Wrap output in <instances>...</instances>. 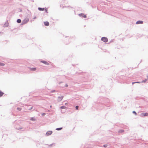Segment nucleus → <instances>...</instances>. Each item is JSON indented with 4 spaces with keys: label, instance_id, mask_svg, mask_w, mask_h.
I'll return each instance as SVG.
<instances>
[{
    "label": "nucleus",
    "instance_id": "f257e3e1",
    "mask_svg": "<svg viewBox=\"0 0 148 148\" xmlns=\"http://www.w3.org/2000/svg\"><path fill=\"white\" fill-rule=\"evenodd\" d=\"M104 101H105L106 104H104L105 106H109V104H108V102L109 101L108 99L106 98H104Z\"/></svg>",
    "mask_w": 148,
    "mask_h": 148
},
{
    "label": "nucleus",
    "instance_id": "f03ea898",
    "mask_svg": "<svg viewBox=\"0 0 148 148\" xmlns=\"http://www.w3.org/2000/svg\"><path fill=\"white\" fill-rule=\"evenodd\" d=\"M29 21L28 19H25L22 21L21 24L22 25L25 24L28 22Z\"/></svg>",
    "mask_w": 148,
    "mask_h": 148
},
{
    "label": "nucleus",
    "instance_id": "7ed1b4c3",
    "mask_svg": "<svg viewBox=\"0 0 148 148\" xmlns=\"http://www.w3.org/2000/svg\"><path fill=\"white\" fill-rule=\"evenodd\" d=\"M101 40L104 42H108V38L106 37H102L101 38Z\"/></svg>",
    "mask_w": 148,
    "mask_h": 148
},
{
    "label": "nucleus",
    "instance_id": "20e7f679",
    "mask_svg": "<svg viewBox=\"0 0 148 148\" xmlns=\"http://www.w3.org/2000/svg\"><path fill=\"white\" fill-rule=\"evenodd\" d=\"M64 97L63 96H59L58 98L57 99V101L58 102H60L61 101Z\"/></svg>",
    "mask_w": 148,
    "mask_h": 148
},
{
    "label": "nucleus",
    "instance_id": "39448f33",
    "mask_svg": "<svg viewBox=\"0 0 148 148\" xmlns=\"http://www.w3.org/2000/svg\"><path fill=\"white\" fill-rule=\"evenodd\" d=\"M79 15L80 17H82L84 18L86 17V15L84 14L83 13H81L79 14Z\"/></svg>",
    "mask_w": 148,
    "mask_h": 148
},
{
    "label": "nucleus",
    "instance_id": "423d86ee",
    "mask_svg": "<svg viewBox=\"0 0 148 148\" xmlns=\"http://www.w3.org/2000/svg\"><path fill=\"white\" fill-rule=\"evenodd\" d=\"M40 62L42 63H44V64H45L46 65H49V63L46 61H45V60H41V61Z\"/></svg>",
    "mask_w": 148,
    "mask_h": 148
},
{
    "label": "nucleus",
    "instance_id": "0eeeda50",
    "mask_svg": "<svg viewBox=\"0 0 148 148\" xmlns=\"http://www.w3.org/2000/svg\"><path fill=\"white\" fill-rule=\"evenodd\" d=\"M52 133L53 132L52 131H48L46 132V135L47 136H49L51 135Z\"/></svg>",
    "mask_w": 148,
    "mask_h": 148
},
{
    "label": "nucleus",
    "instance_id": "6e6552de",
    "mask_svg": "<svg viewBox=\"0 0 148 148\" xmlns=\"http://www.w3.org/2000/svg\"><path fill=\"white\" fill-rule=\"evenodd\" d=\"M143 23V21H137L136 23V24H142Z\"/></svg>",
    "mask_w": 148,
    "mask_h": 148
},
{
    "label": "nucleus",
    "instance_id": "1a4fd4ad",
    "mask_svg": "<svg viewBox=\"0 0 148 148\" xmlns=\"http://www.w3.org/2000/svg\"><path fill=\"white\" fill-rule=\"evenodd\" d=\"M147 79H145L144 80H143L141 81L142 83L145 82L148 79V75H147Z\"/></svg>",
    "mask_w": 148,
    "mask_h": 148
},
{
    "label": "nucleus",
    "instance_id": "9d476101",
    "mask_svg": "<svg viewBox=\"0 0 148 148\" xmlns=\"http://www.w3.org/2000/svg\"><path fill=\"white\" fill-rule=\"evenodd\" d=\"M44 23L45 25V26H47L49 25V23L47 21H46V22H44Z\"/></svg>",
    "mask_w": 148,
    "mask_h": 148
},
{
    "label": "nucleus",
    "instance_id": "9b49d317",
    "mask_svg": "<svg viewBox=\"0 0 148 148\" xmlns=\"http://www.w3.org/2000/svg\"><path fill=\"white\" fill-rule=\"evenodd\" d=\"M5 27H7L8 26V21H7L4 25Z\"/></svg>",
    "mask_w": 148,
    "mask_h": 148
},
{
    "label": "nucleus",
    "instance_id": "f8f14e48",
    "mask_svg": "<svg viewBox=\"0 0 148 148\" xmlns=\"http://www.w3.org/2000/svg\"><path fill=\"white\" fill-rule=\"evenodd\" d=\"M33 108V106H31L30 105H29L27 107V109L30 110Z\"/></svg>",
    "mask_w": 148,
    "mask_h": 148
},
{
    "label": "nucleus",
    "instance_id": "ddd939ff",
    "mask_svg": "<svg viewBox=\"0 0 148 148\" xmlns=\"http://www.w3.org/2000/svg\"><path fill=\"white\" fill-rule=\"evenodd\" d=\"M29 69L31 71H35L36 69V67L30 68Z\"/></svg>",
    "mask_w": 148,
    "mask_h": 148
},
{
    "label": "nucleus",
    "instance_id": "4468645a",
    "mask_svg": "<svg viewBox=\"0 0 148 148\" xmlns=\"http://www.w3.org/2000/svg\"><path fill=\"white\" fill-rule=\"evenodd\" d=\"M124 132V130H123L121 129V130H119L118 131V132L119 133H122L123 132Z\"/></svg>",
    "mask_w": 148,
    "mask_h": 148
},
{
    "label": "nucleus",
    "instance_id": "2eb2a0df",
    "mask_svg": "<svg viewBox=\"0 0 148 148\" xmlns=\"http://www.w3.org/2000/svg\"><path fill=\"white\" fill-rule=\"evenodd\" d=\"M38 9L40 11H44L45 10V8H41L40 7H38Z\"/></svg>",
    "mask_w": 148,
    "mask_h": 148
},
{
    "label": "nucleus",
    "instance_id": "dca6fc26",
    "mask_svg": "<svg viewBox=\"0 0 148 148\" xmlns=\"http://www.w3.org/2000/svg\"><path fill=\"white\" fill-rule=\"evenodd\" d=\"M30 120L32 121H35L36 120L35 118L34 117H31Z\"/></svg>",
    "mask_w": 148,
    "mask_h": 148
},
{
    "label": "nucleus",
    "instance_id": "f3484780",
    "mask_svg": "<svg viewBox=\"0 0 148 148\" xmlns=\"http://www.w3.org/2000/svg\"><path fill=\"white\" fill-rule=\"evenodd\" d=\"M21 20L20 19H17L16 21V22L18 23H21Z\"/></svg>",
    "mask_w": 148,
    "mask_h": 148
},
{
    "label": "nucleus",
    "instance_id": "a211bd4d",
    "mask_svg": "<svg viewBox=\"0 0 148 148\" xmlns=\"http://www.w3.org/2000/svg\"><path fill=\"white\" fill-rule=\"evenodd\" d=\"M63 129V128L62 127L57 128L56 129V130L58 131H59L62 130Z\"/></svg>",
    "mask_w": 148,
    "mask_h": 148
},
{
    "label": "nucleus",
    "instance_id": "6ab92c4d",
    "mask_svg": "<svg viewBox=\"0 0 148 148\" xmlns=\"http://www.w3.org/2000/svg\"><path fill=\"white\" fill-rule=\"evenodd\" d=\"M3 94L4 93L0 90V97H2Z\"/></svg>",
    "mask_w": 148,
    "mask_h": 148
},
{
    "label": "nucleus",
    "instance_id": "aec40b11",
    "mask_svg": "<svg viewBox=\"0 0 148 148\" xmlns=\"http://www.w3.org/2000/svg\"><path fill=\"white\" fill-rule=\"evenodd\" d=\"M5 65V64L2 62H0V66H3Z\"/></svg>",
    "mask_w": 148,
    "mask_h": 148
},
{
    "label": "nucleus",
    "instance_id": "412c9836",
    "mask_svg": "<svg viewBox=\"0 0 148 148\" xmlns=\"http://www.w3.org/2000/svg\"><path fill=\"white\" fill-rule=\"evenodd\" d=\"M132 113L134 114L136 116L137 115V113L136 112V111H134L132 112Z\"/></svg>",
    "mask_w": 148,
    "mask_h": 148
},
{
    "label": "nucleus",
    "instance_id": "4be33fe9",
    "mask_svg": "<svg viewBox=\"0 0 148 148\" xmlns=\"http://www.w3.org/2000/svg\"><path fill=\"white\" fill-rule=\"evenodd\" d=\"M148 116V113H144V116Z\"/></svg>",
    "mask_w": 148,
    "mask_h": 148
},
{
    "label": "nucleus",
    "instance_id": "5701e85b",
    "mask_svg": "<svg viewBox=\"0 0 148 148\" xmlns=\"http://www.w3.org/2000/svg\"><path fill=\"white\" fill-rule=\"evenodd\" d=\"M66 108V107H65V106H61L60 107V108H61V109H64Z\"/></svg>",
    "mask_w": 148,
    "mask_h": 148
},
{
    "label": "nucleus",
    "instance_id": "b1692460",
    "mask_svg": "<svg viewBox=\"0 0 148 148\" xmlns=\"http://www.w3.org/2000/svg\"><path fill=\"white\" fill-rule=\"evenodd\" d=\"M108 146V145L107 144H105L103 145V147H107Z\"/></svg>",
    "mask_w": 148,
    "mask_h": 148
},
{
    "label": "nucleus",
    "instance_id": "393cba45",
    "mask_svg": "<svg viewBox=\"0 0 148 148\" xmlns=\"http://www.w3.org/2000/svg\"><path fill=\"white\" fill-rule=\"evenodd\" d=\"M17 109L18 110V111H21V109H22V108H20V107H18L17 108Z\"/></svg>",
    "mask_w": 148,
    "mask_h": 148
},
{
    "label": "nucleus",
    "instance_id": "a878e982",
    "mask_svg": "<svg viewBox=\"0 0 148 148\" xmlns=\"http://www.w3.org/2000/svg\"><path fill=\"white\" fill-rule=\"evenodd\" d=\"M140 116H144V113H141L140 114Z\"/></svg>",
    "mask_w": 148,
    "mask_h": 148
},
{
    "label": "nucleus",
    "instance_id": "bb28decb",
    "mask_svg": "<svg viewBox=\"0 0 148 148\" xmlns=\"http://www.w3.org/2000/svg\"><path fill=\"white\" fill-rule=\"evenodd\" d=\"M54 144V143H53L51 144L50 145H48V144H47L46 145H48L49 146V147L50 146V147H51Z\"/></svg>",
    "mask_w": 148,
    "mask_h": 148
},
{
    "label": "nucleus",
    "instance_id": "cd10ccee",
    "mask_svg": "<svg viewBox=\"0 0 148 148\" xmlns=\"http://www.w3.org/2000/svg\"><path fill=\"white\" fill-rule=\"evenodd\" d=\"M75 109L76 110H78L79 109V106H75Z\"/></svg>",
    "mask_w": 148,
    "mask_h": 148
},
{
    "label": "nucleus",
    "instance_id": "c85d7f7f",
    "mask_svg": "<svg viewBox=\"0 0 148 148\" xmlns=\"http://www.w3.org/2000/svg\"><path fill=\"white\" fill-rule=\"evenodd\" d=\"M83 73H78V72H77L76 73V74H83Z\"/></svg>",
    "mask_w": 148,
    "mask_h": 148
},
{
    "label": "nucleus",
    "instance_id": "c756f323",
    "mask_svg": "<svg viewBox=\"0 0 148 148\" xmlns=\"http://www.w3.org/2000/svg\"><path fill=\"white\" fill-rule=\"evenodd\" d=\"M56 92V90H52L51 91V93H53V92Z\"/></svg>",
    "mask_w": 148,
    "mask_h": 148
},
{
    "label": "nucleus",
    "instance_id": "7c9ffc66",
    "mask_svg": "<svg viewBox=\"0 0 148 148\" xmlns=\"http://www.w3.org/2000/svg\"><path fill=\"white\" fill-rule=\"evenodd\" d=\"M22 129V127H19L17 129L18 130H20Z\"/></svg>",
    "mask_w": 148,
    "mask_h": 148
},
{
    "label": "nucleus",
    "instance_id": "2f4dec72",
    "mask_svg": "<svg viewBox=\"0 0 148 148\" xmlns=\"http://www.w3.org/2000/svg\"><path fill=\"white\" fill-rule=\"evenodd\" d=\"M45 10V11L46 12L48 13V12H47L48 10H47V8H45V10Z\"/></svg>",
    "mask_w": 148,
    "mask_h": 148
},
{
    "label": "nucleus",
    "instance_id": "473e14b6",
    "mask_svg": "<svg viewBox=\"0 0 148 148\" xmlns=\"http://www.w3.org/2000/svg\"><path fill=\"white\" fill-rule=\"evenodd\" d=\"M136 82V83H142L141 82Z\"/></svg>",
    "mask_w": 148,
    "mask_h": 148
},
{
    "label": "nucleus",
    "instance_id": "72a5a7b5",
    "mask_svg": "<svg viewBox=\"0 0 148 148\" xmlns=\"http://www.w3.org/2000/svg\"><path fill=\"white\" fill-rule=\"evenodd\" d=\"M46 114V113H43L42 114V116H45Z\"/></svg>",
    "mask_w": 148,
    "mask_h": 148
},
{
    "label": "nucleus",
    "instance_id": "f704fd0d",
    "mask_svg": "<svg viewBox=\"0 0 148 148\" xmlns=\"http://www.w3.org/2000/svg\"><path fill=\"white\" fill-rule=\"evenodd\" d=\"M64 86L65 87H67L68 86V85L67 84H66Z\"/></svg>",
    "mask_w": 148,
    "mask_h": 148
},
{
    "label": "nucleus",
    "instance_id": "c9c22d12",
    "mask_svg": "<svg viewBox=\"0 0 148 148\" xmlns=\"http://www.w3.org/2000/svg\"><path fill=\"white\" fill-rule=\"evenodd\" d=\"M63 82H60L59 83V84H61Z\"/></svg>",
    "mask_w": 148,
    "mask_h": 148
},
{
    "label": "nucleus",
    "instance_id": "e433bc0d",
    "mask_svg": "<svg viewBox=\"0 0 148 148\" xmlns=\"http://www.w3.org/2000/svg\"><path fill=\"white\" fill-rule=\"evenodd\" d=\"M135 83H136L135 82H132V85H133Z\"/></svg>",
    "mask_w": 148,
    "mask_h": 148
},
{
    "label": "nucleus",
    "instance_id": "4c0bfd02",
    "mask_svg": "<svg viewBox=\"0 0 148 148\" xmlns=\"http://www.w3.org/2000/svg\"><path fill=\"white\" fill-rule=\"evenodd\" d=\"M22 10L21 9L20 10V12H21L22 11Z\"/></svg>",
    "mask_w": 148,
    "mask_h": 148
},
{
    "label": "nucleus",
    "instance_id": "58836bf2",
    "mask_svg": "<svg viewBox=\"0 0 148 148\" xmlns=\"http://www.w3.org/2000/svg\"><path fill=\"white\" fill-rule=\"evenodd\" d=\"M36 18V17H34V19H35V18Z\"/></svg>",
    "mask_w": 148,
    "mask_h": 148
},
{
    "label": "nucleus",
    "instance_id": "ea45409f",
    "mask_svg": "<svg viewBox=\"0 0 148 148\" xmlns=\"http://www.w3.org/2000/svg\"><path fill=\"white\" fill-rule=\"evenodd\" d=\"M142 60H141V61H140V63L142 61Z\"/></svg>",
    "mask_w": 148,
    "mask_h": 148
},
{
    "label": "nucleus",
    "instance_id": "a19ab883",
    "mask_svg": "<svg viewBox=\"0 0 148 148\" xmlns=\"http://www.w3.org/2000/svg\"><path fill=\"white\" fill-rule=\"evenodd\" d=\"M50 107L51 108V107H52V106H50Z\"/></svg>",
    "mask_w": 148,
    "mask_h": 148
},
{
    "label": "nucleus",
    "instance_id": "79ce46f5",
    "mask_svg": "<svg viewBox=\"0 0 148 148\" xmlns=\"http://www.w3.org/2000/svg\"><path fill=\"white\" fill-rule=\"evenodd\" d=\"M67 103H65V105L66 104H67Z\"/></svg>",
    "mask_w": 148,
    "mask_h": 148
},
{
    "label": "nucleus",
    "instance_id": "37998d69",
    "mask_svg": "<svg viewBox=\"0 0 148 148\" xmlns=\"http://www.w3.org/2000/svg\"><path fill=\"white\" fill-rule=\"evenodd\" d=\"M68 44V43H66V44Z\"/></svg>",
    "mask_w": 148,
    "mask_h": 148
}]
</instances>
